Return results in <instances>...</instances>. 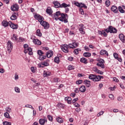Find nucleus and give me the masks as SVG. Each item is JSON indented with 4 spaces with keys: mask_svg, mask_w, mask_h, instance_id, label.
I'll list each match as a JSON object with an SVG mask.
<instances>
[{
    "mask_svg": "<svg viewBox=\"0 0 125 125\" xmlns=\"http://www.w3.org/2000/svg\"><path fill=\"white\" fill-rule=\"evenodd\" d=\"M53 3L54 5V7H56V8H60L61 4H60L58 1H53Z\"/></svg>",
    "mask_w": 125,
    "mask_h": 125,
    "instance_id": "obj_13",
    "label": "nucleus"
},
{
    "mask_svg": "<svg viewBox=\"0 0 125 125\" xmlns=\"http://www.w3.org/2000/svg\"><path fill=\"white\" fill-rule=\"evenodd\" d=\"M57 107H58L59 109H64L65 107V104H57Z\"/></svg>",
    "mask_w": 125,
    "mask_h": 125,
    "instance_id": "obj_29",
    "label": "nucleus"
},
{
    "mask_svg": "<svg viewBox=\"0 0 125 125\" xmlns=\"http://www.w3.org/2000/svg\"><path fill=\"white\" fill-rule=\"evenodd\" d=\"M51 74V73H50V72L44 71V72H43V77L44 78H45L46 77H49V76H50Z\"/></svg>",
    "mask_w": 125,
    "mask_h": 125,
    "instance_id": "obj_21",
    "label": "nucleus"
},
{
    "mask_svg": "<svg viewBox=\"0 0 125 125\" xmlns=\"http://www.w3.org/2000/svg\"><path fill=\"white\" fill-rule=\"evenodd\" d=\"M75 111L77 112V113H79V112H80L81 111V108L80 107H77Z\"/></svg>",
    "mask_w": 125,
    "mask_h": 125,
    "instance_id": "obj_64",
    "label": "nucleus"
},
{
    "mask_svg": "<svg viewBox=\"0 0 125 125\" xmlns=\"http://www.w3.org/2000/svg\"><path fill=\"white\" fill-rule=\"evenodd\" d=\"M3 125H11V123L7 121H5L2 123Z\"/></svg>",
    "mask_w": 125,
    "mask_h": 125,
    "instance_id": "obj_44",
    "label": "nucleus"
},
{
    "mask_svg": "<svg viewBox=\"0 0 125 125\" xmlns=\"http://www.w3.org/2000/svg\"><path fill=\"white\" fill-rule=\"evenodd\" d=\"M113 56L114 58H115V59H118V58H119V54H118V53H114Z\"/></svg>",
    "mask_w": 125,
    "mask_h": 125,
    "instance_id": "obj_46",
    "label": "nucleus"
},
{
    "mask_svg": "<svg viewBox=\"0 0 125 125\" xmlns=\"http://www.w3.org/2000/svg\"><path fill=\"white\" fill-rule=\"evenodd\" d=\"M9 22H7L5 21H3L2 22V26H3L4 27H7V26H9Z\"/></svg>",
    "mask_w": 125,
    "mask_h": 125,
    "instance_id": "obj_26",
    "label": "nucleus"
},
{
    "mask_svg": "<svg viewBox=\"0 0 125 125\" xmlns=\"http://www.w3.org/2000/svg\"><path fill=\"white\" fill-rule=\"evenodd\" d=\"M9 26L13 29L14 30H16V29H18V24H14L12 23L11 21H9Z\"/></svg>",
    "mask_w": 125,
    "mask_h": 125,
    "instance_id": "obj_6",
    "label": "nucleus"
},
{
    "mask_svg": "<svg viewBox=\"0 0 125 125\" xmlns=\"http://www.w3.org/2000/svg\"><path fill=\"white\" fill-rule=\"evenodd\" d=\"M16 15H18V13H15L14 14H13L12 16H11V20H16V19H17V16Z\"/></svg>",
    "mask_w": 125,
    "mask_h": 125,
    "instance_id": "obj_20",
    "label": "nucleus"
},
{
    "mask_svg": "<svg viewBox=\"0 0 125 125\" xmlns=\"http://www.w3.org/2000/svg\"><path fill=\"white\" fill-rule=\"evenodd\" d=\"M53 55V51H48L46 53V56L48 58H50V57H52Z\"/></svg>",
    "mask_w": 125,
    "mask_h": 125,
    "instance_id": "obj_16",
    "label": "nucleus"
},
{
    "mask_svg": "<svg viewBox=\"0 0 125 125\" xmlns=\"http://www.w3.org/2000/svg\"><path fill=\"white\" fill-rule=\"evenodd\" d=\"M84 50H86V51H89V48L87 46H85Z\"/></svg>",
    "mask_w": 125,
    "mask_h": 125,
    "instance_id": "obj_60",
    "label": "nucleus"
},
{
    "mask_svg": "<svg viewBox=\"0 0 125 125\" xmlns=\"http://www.w3.org/2000/svg\"><path fill=\"white\" fill-rule=\"evenodd\" d=\"M80 11L81 14H82V15H83L84 14V12H83V9L82 8H80Z\"/></svg>",
    "mask_w": 125,
    "mask_h": 125,
    "instance_id": "obj_57",
    "label": "nucleus"
},
{
    "mask_svg": "<svg viewBox=\"0 0 125 125\" xmlns=\"http://www.w3.org/2000/svg\"><path fill=\"white\" fill-rule=\"evenodd\" d=\"M104 78L103 76L95 75V79H94V82H99L101 80V79Z\"/></svg>",
    "mask_w": 125,
    "mask_h": 125,
    "instance_id": "obj_11",
    "label": "nucleus"
},
{
    "mask_svg": "<svg viewBox=\"0 0 125 125\" xmlns=\"http://www.w3.org/2000/svg\"><path fill=\"white\" fill-rule=\"evenodd\" d=\"M13 41H17V36L15 34H13V37H11Z\"/></svg>",
    "mask_w": 125,
    "mask_h": 125,
    "instance_id": "obj_42",
    "label": "nucleus"
},
{
    "mask_svg": "<svg viewBox=\"0 0 125 125\" xmlns=\"http://www.w3.org/2000/svg\"><path fill=\"white\" fill-rule=\"evenodd\" d=\"M15 91L17 93H20V88L18 87H15Z\"/></svg>",
    "mask_w": 125,
    "mask_h": 125,
    "instance_id": "obj_40",
    "label": "nucleus"
},
{
    "mask_svg": "<svg viewBox=\"0 0 125 125\" xmlns=\"http://www.w3.org/2000/svg\"><path fill=\"white\" fill-rule=\"evenodd\" d=\"M117 30L115 28L113 27L112 26H109V33H117Z\"/></svg>",
    "mask_w": 125,
    "mask_h": 125,
    "instance_id": "obj_12",
    "label": "nucleus"
},
{
    "mask_svg": "<svg viewBox=\"0 0 125 125\" xmlns=\"http://www.w3.org/2000/svg\"><path fill=\"white\" fill-rule=\"evenodd\" d=\"M119 39L121 40V42H124V34H121L119 35Z\"/></svg>",
    "mask_w": 125,
    "mask_h": 125,
    "instance_id": "obj_37",
    "label": "nucleus"
},
{
    "mask_svg": "<svg viewBox=\"0 0 125 125\" xmlns=\"http://www.w3.org/2000/svg\"><path fill=\"white\" fill-rule=\"evenodd\" d=\"M95 78V75H94V74H90V75H89L88 78L90 80H92L93 82H94Z\"/></svg>",
    "mask_w": 125,
    "mask_h": 125,
    "instance_id": "obj_31",
    "label": "nucleus"
},
{
    "mask_svg": "<svg viewBox=\"0 0 125 125\" xmlns=\"http://www.w3.org/2000/svg\"><path fill=\"white\" fill-rule=\"evenodd\" d=\"M4 116L5 118H6L7 119H11V117H10V115H9V113L8 112H5L4 113Z\"/></svg>",
    "mask_w": 125,
    "mask_h": 125,
    "instance_id": "obj_30",
    "label": "nucleus"
},
{
    "mask_svg": "<svg viewBox=\"0 0 125 125\" xmlns=\"http://www.w3.org/2000/svg\"><path fill=\"white\" fill-rule=\"evenodd\" d=\"M82 83H83V80H78L76 81L77 84H81Z\"/></svg>",
    "mask_w": 125,
    "mask_h": 125,
    "instance_id": "obj_53",
    "label": "nucleus"
},
{
    "mask_svg": "<svg viewBox=\"0 0 125 125\" xmlns=\"http://www.w3.org/2000/svg\"><path fill=\"white\" fill-rule=\"evenodd\" d=\"M68 70L71 71V70H74V66L72 65H69L68 67Z\"/></svg>",
    "mask_w": 125,
    "mask_h": 125,
    "instance_id": "obj_52",
    "label": "nucleus"
},
{
    "mask_svg": "<svg viewBox=\"0 0 125 125\" xmlns=\"http://www.w3.org/2000/svg\"><path fill=\"white\" fill-rule=\"evenodd\" d=\"M36 35L38 36V37H42V33L41 32V30L40 29H38L36 31Z\"/></svg>",
    "mask_w": 125,
    "mask_h": 125,
    "instance_id": "obj_34",
    "label": "nucleus"
},
{
    "mask_svg": "<svg viewBox=\"0 0 125 125\" xmlns=\"http://www.w3.org/2000/svg\"><path fill=\"white\" fill-rule=\"evenodd\" d=\"M94 72H96V73H97L99 74V75H103L104 72L100 70L99 69H98L97 68H95L94 69Z\"/></svg>",
    "mask_w": 125,
    "mask_h": 125,
    "instance_id": "obj_27",
    "label": "nucleus"
},
{
    "mask_svg": "<svg viewBox=\"0 0 125 125\" xmlns=\"http://www.w3.org/2000/svg\"><path fill=\"white\" fill-rule=\"evenodd\" d=\"M79 32L81 33V34H82V35H84L85 32L83 31V28H84V25L83 24H81L79 25Z\"/></svg>",
    "mask_w": 125,
    "mask_h": 125,
    "instance_id": "obj_8",
    "label": "nucleus"
},
{
    "mask_svg": "<svg viewBox=\"0 0 125 125\" xmlns=\"http://www.w3.org/2000/svg\"><path fill=\"white\" fill-rule=\"evenodd\" d=\"M24 53H28L29 55H33V49L31 47L26 48L24 50Z\"/></svg>",
    "mask_w": 125,
    "mask_h": 125,
    "instance_id": "obj_4",
    "label": "nucleus"
},
{
    "mask_svg": "<svg viewBox=\"0 0 125 125\" xmlns=\"http://www.w3.org/2000/svg\"><path fill=\"white\" fill-rule=\"evenodd\" d=\"M100 54H101V55H105L107 56H108L109 55V54H108V52H107L105 50H102L100 52Z\"/></svg>",
    "mask_w": 125,
    "mask_h": 125,
    "instance_id": "obj_23",
    "label": "nucleus"
},
{
    "mask_svg": "<svg viewBox=\"0 0 125 125\" xmlns=\"http://www.w3.org/2000/svg\"><path fill=\"white\" fill-rule=\"evenodd\" d=\"M19 9V6H18V5L16 4L13 5L11 7V10H12V11H18Z\"/></svg>",
    "mask_w": 125,
    "mask_h": 125,
    "instance_id": "obj_9",
    "label": "nucleus"
},
{
    "mask_svg": "<svg viewBox=\"0 0 125 125\" xmlns=\"http://www.w3.org/2000/svg\"><path fill=\"white\" fill-rule=\"evenodd\" d=\"M7 51H8V53L10 54L13 48V43L11 41H9L7 42Z\"/></svg>",
    "mask_w": 125,
    "mask_h": 125,
    "instance_id": "obj_2",
    "label": "nucleus"
},
{
    "mask_svg": "<svg viewBox=\"0 0 125 125\" xmlns=\"http://www.w3.org/2000/svg\"><path fill=\"white\" fill-rule=\"evenodd\" d=\"M79 90L81 91V92H85V91L86 90V88L85 87V86L84 85H82L79 88Z\"/></svg>",
    "mask_w": 125,
    "mask_h": 125,
    "instance_id": "obj_15",
    "label": "nucleus"
},
{
    "mask_svg": "<svg viewBox=\"0 0 125 125\" xmlns=\"http://www.w3.org/2000/svg\"><path fill=\"white\" fill-rule=\"evenodd\" d=\"M68 47H69L70 48H75V47L74 46V44L72 43H69L68 45Z\"/></svg>",
    "mask_w": 125,
    "mask_h": 125,
    "instance_id": "obj_49",
    "label": "nucleus"
},
{
    "mask_svg": "<svg viewBox=\"0 0 125 125\" xmlns=\"http://www.w3.org/2000/svg\"><path fill=\"white\" fill-rule=\"evenodd\" d=\"M41 15H39V14H36L34 16V17L35 18V19H36L37 20H38V19H40V17Z\"/></svg>",
    "mask_w": 125,
    "mask_h": 125,
    "instance_id": "obj_50",
    "label": "nucleus"
},
{
    "mask_svg": "<svg viewBox=\"0 0 125 125\" xmlns=\"http://www.w3.org/2000/svg\"><path fill=\"white\" fill-rule=\"evenodd\" d=\"M84 84H85L87 87H89L90 86V81L88 80L84 81Z\"/></svg>",
    "mask_w": 125,
    "mask_h": 125,
    "instance_id": "obj_24",
    "label": "nucleus"
},
{
    "mask_svg": "<svg viewBox=\"0 0 125 125\" xmlns=\"http://www.w3.org/2000/svg\"><path fill=\"white\" fill-rule=\"evenodd\" d=\"M33 42L35 44H37L38 45L42 44V42L39 39H34L33 40Z\"/></svg>",
    "mask_w": 125,
    "mask_h": 125,
    "instance_id": "obj_19",
    "label": "nucleus"
},
{
    "mask_svg": "<svg viewBox=\"0 0 125 125\" xmlns=\"http://www.w3.org/2000/svg\"><path fill=\"white\" fill-rule=\"evenodd\" d=\"M123 7L121 6L118 7L119 11L120 12V13H125V11L124 9H125V6H123Z\"/></svg>",
    "mask_w": 125,
    "mask_h": 125,
    "instance_id": "obj_18",
    "label": "nucleus"
},
{
    "mask_svg": "<svg viewBox=\"0 0 125 125\" xmlns=\"http://www.w3.org/2000/svg\"><path fill=\"white\" fill-rule=\"evenodd\" d=\"M47 122L46 118L40 119L39 120V124L41 125H44V124H45V122Z\"/></svg>",
    "mask_w": 125,
    "mask_h": 125,
    "instance_id": "obj_14",
    "label": "nucleus"
},
{
    "mask_svg": "<svg viewBox=\"0 0 125 125\" xmlns=\"http://www.w3.org/2000/svg\"><path fill=\"white\" fill-rule=\"evenodd\" d=\"M38 54H39V55H40V56L43 55V52H42V51L39 50L38 51Z\"/></svg>",
    "mask_w": 125,
    "mask_h": 125,
    "instance_id": "obj_48",
    "label": "nucleus"
},
{
    "mask_svg": "<svg viewBox=\"0 0 125 125\" xmlns=\"http://www.w3.org/2000/svg\"><path fill=\"white\" fill-rule=\"evenodd\" d=\"M109 98H110V99H111V100H114V95H113L112 94L109 95Z\"/></svg>",
    "mask_w": 125,
    "mask_h": 125,
    "instance_id": "obj_56",
    "label": "nucleus"
},
{
    "mask_svg": "<svg viewBox=\"0 0 125 125\" xmlns=\"http://www.w3.org/2000/svg\"><path fill=\"white\" fill-rule=\"evenodd\" d=\"M113 80L114 82H115L116 83H119V79H117V78L114 77L113 78Z\"/></svg>",
    "mask_w": 125,
    "mask_h": 125,
    "instance_id": "obj_55",
    "label": "nucleus"
},
{
    "mask_svg": "<svg viewBox=\"0 0 125 125\" xmlns=\"http://www.w3.org/2000/svg\"><path fill=\"white\" fill-rule=\"evenodd\" d=\"M46 12L48 13V14H52V10H51V8L50 7H48L47 10H46Z\"/></svg>",
    "mask_w": 125,
    "mask_h": 125,
    "instance_id": "obj_33",
    "label": "nucleus"
},
{
    "mask_svg": "<svg viewBox=\"0 0 125 125\" xmlns=\"http://www.w3.org/2000/svg\"><path fill=\"white\" fill-rule=\"evenodd\" d=\"M31 70L32 73H36V70H35V68L34 67H31Z\"/></svg>",
    "mask_w": 125,
    "mask_h": 125,
    "instance_id": "obj_59",
    "label": "nucleus"
},
{
    "mask_svg": "<svg viewBox=\"0 0 125 125\" xmlns=\"http://www.w3.org/2000/svg\"><path fill=\"white\" fill-rule=\"evenodd\" d=\"M110 0H106V1H105V5H106V6H107V7L110 6Z\"/></svg>",
    "mask_w": 125,
    "mask_h": 125,
    "instance_id": "obj_45",
    "label": "nucleus"
},
{
    "mask_svg": "<svg viewBox=\"0 0 125 125\" xmlns=\"http://www.w3.org/2000/svg\"><path fill=\"white\" fill-rule=\"evenodd\" d=\"M80 61L82 63H84V64H87V60L85 58H82Z\"/></svg>",
    "mask_w": 125,
    "mask_h": 125,
    "instance_id": "obj_25",
    "label": "nucleus"
},
{
    "mask_svg": "<svg viewBox=\"0 0 125 125\" xmlns=\"http://www.w3.org/2000/svg\"><path fill=\"white\" fill-rule=\"evenodd\" d=\"M102 35H103V36H104V37H107V36L106 32H105V31L104 30H102Z\"/></svg>",
    "mask_w": 125,
    "mask_h": 125,
    "instance_id": "obj_58",
    "label": "nucleus"
},
{
    "mask_svg": "<svg viewBox=\"0 0 125 125\" xmlns=\"http://www.w3.org/2000/svg\"><path fill=\"white\" fill-rule=\"evenodd\" d=\"M48 62H49V60H47L46 61V62H42V65H43V66H48L49 65V63H48Z\"/></svg>",
    "mask_w": 125,
    "mask_h": 125,
    "instance_id": "obj_32",
    "label": "nucleus"
},
{
    "mask_svg": "<svg viewBox=\"0 0 125 125\" xmlns=\"http://www.w3.org/2000/svg\"><path fill=\"white\" fill-rule=\"evenodd\" d=\"M42 26H43L44 27V29H48L49 28V23L46 21H42V22H41L40 23Z\"/></svg>",
    "mask_w": 125,
    "mask_h": 125,
    "instance_id": "obj_7",
    "label": "nucleus"
},
{
    "mask_svg": "<svg viewBox=\"0 0 125 125\" xmlns=\"http://www.w3.org/2000/svg\"><path fill=\"white\" fill-rule=\"evenodd\" d=\"M4 72H5V71L3 68L0 69V73H1V74H3V73H4Z\"/></svg>",
    "mask_w": 125,
    "mask_h": 125,
    "instance_id": "obj_63",
    "label": "nucleus"
},
{
    "mask_svg": "<svg viewBox=\"0 0 125 125\" xmlns=\"http://www.w3.org/2000/svg\"><path fill=\"white\" fill-rule=\"evenodd\" d=\"M70 4H67L65 3H62V4H61V8H62L64 7V8H66V7H70Z\"/></svg>",
    "mask_w": 125,
    "mask_h": 125,
    "instance_id": "obj_22",
    "label": "nucleus"
},
{
    "mask_svg": "<svg viewBox=\"0 0 125 125\" xmlns=\"http://www.w3.org/2000/svg\"><path fill=\"white\" fill-rule=\"evenodd\" d=\"M111 11H113L114 13H118V8H117V6L113 5L112 6L111 8Z\"/></svg>",
    "mask_w": 125,
    "mask_h": 125,
    "instance_id": "obj_17",
    "label": "nucleus"
},
{
    "mask_svg": "<svg viewBox=\"0 0 125 125\" xmlns=\"http://www.w3.org/2000/svg\"><path fill=\"white\" fill-rule=\"evenodd\" d=\"M104 114V111H101L99 113L97 114V117H100V116H102Z\"/></svg>",
    "mask_w": 125,
    "mask_h": 125,
    "instance_id": "obj_51",
    "label": "nucleus"
},
{
    "mask_svg": "<svg viewBox=\"0 0 125 125\" xmlns=\"http://www.w3.org/2000/svg\"><path fill=\"white\" fill-rule=\"evenodd\" d=\"M46 58V56H40L39 57V60H41V61H42L43 60H44V59H45Z\"/></svg>",
    "mask_w": 125,
    "mask_h": 125,
    "instance_id": "obj_36",
    "label": "nucleus"
},
{
    "mask_svg": "<svg viewBox=\"0 0 125 125\" xmlns=\"http://www.w3.org/2000/svg\"><path fill=\"white\" fill-rule=\"evenodd\" d=\"M73 43V45L74 46V48H76V47H78V46H79V43H78L77 42H74Z\"/></svg>",
    "mask_w": 125,
    "mask_h": 125,
    "instance_id": "obj_54",
    "label": "nucleus"
},
{
    "mask_svg": "<svg viewBox=\"0 0 125 125\" xmlns=\"http://www.w3.org/2000/svg\"><path fill=\"white\" fill-rule=\"evenodd\" d=\"M60 61L59 60V57H56L55 58L54 62H55V63H57L58 64L59 63Z\"/></svg>",
    "mask_w": 125,
    "mask_h": 125,
    "instance_id": "obj_39",
    "label": "nucleus"
},
{
    "mask_svg": "<svg viewBox=\"0 0 125 125\" xmlns=\"http://www.w3.org/2000/svg\"><path fill=\"white\" fill-rule=\"evenodd\" d=\"M54 16L56 21H57V20H60V21H62V22H64V23H67L68 22V20L66 19V17L68 16L66 14H61L60 11H58L54 14Z\"/></svg>",
    "mask_w": 125,
    "mask_h": 125,
    "instance_id": "obj_1",
    "label": "nucleus"
},
{
    "mask_svg": "<svg viewBox=\"0 0 125 125\" xmlns=\"http://www.w3.org/2000/svg\"><path fill=\"white\" fill-rule=\"evenodd\" d=\"M57 122L60 124H62L64 122V120L62 118L58 117L57 118Z\"/></svg>",
    "mask_w": 125,
    "mask_h": 125,
    "instance_id": "obj_35",
    "label": "nucleus"
},
{
    "mask_svg": "<svg viewBox=\"0 0 125 125\" xmlns=\"http://www.w3.org/2000/svg\"><path fill=\"white\" fill-rule=\"evenodd\" d=\"M75 4L76 6H78V7H84V8H87V6H86L85 4L83 3L75 2Z\"/></svg>",
    "mask_w": 125,
    "mask_h": 125,
    "instance_id": "obj_10",
    "label": "nucleus"
},
{
    "mask_svg": "<svg viewBox=\"0 0 125 125\" xmlns=\"http://www.w3.org/2000/svg\"><path fill=\"white\" fill-rule=\"evenodd\" d=\"M48 118L49 119L50 122H52V117L50 115H48Z\"/></svg>",
    "mask_w": 125,
    "mask_h": 125,
    "instance_id": "obj_62",
    "label": "nucleus"
},
{
    "mask_svg": "<svg viewBox=\"0 0 125 125\" xmlns=\"http://www.w3.org/2000/svg\"><path fill=\"white\" fill-rule=\"evenodd\" d=\"M97 66H98V67H100L102 69H104L105 68V65H104V60H100L98 63H97Z\"/></svg>",
    "mask_w": 125,
    "mask_h": 125,
    "instance_id": "obj_3",
    "label": "nucleus"
},
{
    "mask_svg": "<svg viewBox=\"0 0 125 125\" xmlns=\"http://www.w3.org/2000/svg\"><path fill=\"white\" fill-rule=\"evenodd\" d=\"M38 20L39 22H40V24L41 23V22H42L43 21V20H44V19L43 18V17L42 16H40V17H39V19L37 20Z\"/></svg>",
    "mask_w": 125,
    "mask_h": 125,
    "instance_id": "obj_38",
    "label": "nucleus"
},
{
    "mask_svg": "<svg viewBox=\"0 0 125 125\" xmlns=\"http://www.w3.org/2000/svg\"><path fill=\"white\" fill-rule=\"evenodd\" d=\"M81 51V49L80 48H77L74 50V52L75 54H79V52Z\"/></svg>",
    "mask_w": 125,
    "mask_h": 125,
    "instance_id": "obj_41",
    "label": "nucleus"
},
{
    "mask_svg": "<svg viewBox=\"0 0 125 125\" xmlns=\"http://www.w3.org/2000/svg\"><path fill=\"white\" fill-rule=\"evenodd\" d=\"M25 107H26V108H30V109L34 110V107L31 105L26 104V105H25Z\"/></svg>",
    "mask_w": 125,
    "mask_h": 125,
    "instance_id": "obj_47",
    "label": "nucleus"
},
{
    "mask_svg": "<svg viewBox=\"0 0 125 125\" xmlns=\"http://www.w3.org/2000/svg\"><path fill=\"white\" fill-rule=\"evenodd\" d=\"M118 101H122L123 100V97H118L117 98Z\"/></svg>",
    "mask_w": 125,
    "mask_h": 125,
    "instance_id": "obj_61",
    "label": "nucleus"
},
{
    "mask_svg": "<svg viewBox=\"0 0 125 125\" xmlns=\"http://www.w3.org/2000/svg\"><path fill=\"white\" fill-rule=\"evenodd\" d=\"M6 112H8L9 113L11 112H12V110L11 109V108H10V107H7L6 108Z\"/></svg>",
    "mask_w": 125,
    "mask_h": 125,
    "instance_id": "obj_43",
    "label": "nucleus"
},
{
    "mask_svg": "<svg viewBox=\"0 0 125 125\" xmlns=\"http://www.w3.org/2000/svg\"><path fill=\"white\" fill-rule=\"evenodd\" d=\"M68 45L67 44H63L62 46L61 49L63 52L65 53H68L69 52V50H68Z\"/></svg>",
    "mask_w": 125,
    "mask_h": 125,
    "instance_id": "obj_5",
    "label": "nucleus"
},
{
    "mask_svg": "<svg viewBox=\"0 0 125 125\" xmlns=\"http://www.w3.org/2000/svg\"><path fill=\"white\" fill-rule=\"evenodd\" d=\"M84 57H90L91 56V53L89 52H85L83 54Z\"/></svg>",
    "mask_w": 125,
    "mask_h": 125,
    "instance_id": "obj_28",
    "label": "nucleus"
}]
</instances>
